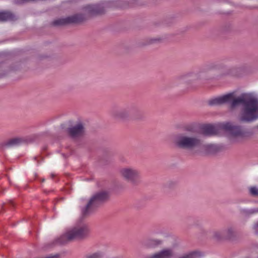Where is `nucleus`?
Returning <instances> with one entry per match:
<instances>
[{
    "instance_id": "1",
    "label": "nucleus",
    "mask_w": 258,
    "mask_h": 258,
    "mask_svg": "<svg viewBox=\"0 0 258 258\" xmlns=\"http://www.w3.org/2000/svg\"><path fill=\"white\" fill-rule=\"evenodd\" d=\"M230 103L231 108L239 104L242 106L240 120L242 121L249 122L258 118V100L254 96L243 94L234 98V93H230L223 96L215 97L208 101L210 105H220Z\"/></svg>"
},
{
    "instance_id": "2",
    "label": "nucleus",
    "mask_w": 258,
    "mask_h": 258,
    "mask_svg": "<svg viewBox=\"0 0 258 258\" xmlns=\"http://www.w3.org/2000/svg\"><path fill=\"white\" fill-rule=\"evenodd\" d=\"M220 130L228 132L234 137L241 136L243 132L238 126H234L229 122L219 123L215 125L204 124L201 127L202 134L206 136L217 135Z\"/></svg>"
},
{
    "instance_id": "3",
    "label": "nucleus",
    "mask_w": 258,
    "mask_h": 258,
    "mask_svg": "<svg viewBox=\"0 0 258 258\" xmlns=\"http://www.w3.org/2000/svg\"><path fill=\"white\" fill-rule=\"evenodd\" d=\"M201 144V139L195 136L181 135L179 136L175 141V144L177 147L186 149L199 147Z\"/></svg>"
},
{
    "instance_id": "4",
    "label": "nucleus",
    "mask_w": 258,
    "mask_h": 258,
    "mask_svg": "<svg viewBox=\"0 0 258 258\" xmlns=\"http://www.w3.org/2000/svg\"><path fill=\"white\" fill-rule=\"evenodd\" d=\"M108 198V193L105 191H101L94 194L90 199L85 209L83 210V215L86 216L90 214L96 208L106 201Z\"/></svg>"
},
{
    "instance_id": "5",
    "label": "nucleus",
    "mask_w": 258,
    "mask_h": 258,
    "mask_svg": "<svg viewBox=\"0 0 258 258\" xmlns=\"http://www.w3.org/2000/svg\"><path fill=\"white\" fill-rule=\"evenodd\" d=\"M89 233L88 226L85 223H81L67 231L62 235V238L67 240L83 238Z\"/></svg>"
},
{
    "instance_id": "6",
    "label": "nucleus",
    "mask_w": 258,
    "mask_h": 258,
    "mask_svg": "<svg viewBox=\"0 0 258 258\" xmlns=\"http://www.w3.org/2000/svg\"><path fill=\"white\" fill-rule=\"evenodd\" d=\"M120 174L124 179L134 184L139 182L140 177V172L137 169L131 167L120 169Z\"/></svg>"
},
{
    "instance_id": "7",
    "label": "nucleus",
    "mask_w": 258,
    "mask_h": 258,
    "mask_svg": "<svg viewBox=\"0 0 258 258\" xmlns=\"http://www.w3.org/2000/svg\"><path fill=\"white\" fill-rule=\"evenodd\" d=\"M84 17L82 15H75L66 18L59 19L53 21L54 25H63L70 23H78L83 21Z\"/></svg>"
},
{
    "instance_id": "8",
    "label": "nucleus",
    "mask_w": 258,
    "mask_h": 258,
    "mask_svg": "<svg viewBox=\"0 0 258 258\" xmlns=\"http://www.w3.org/2000/svg\"><path fill=\"white\" fill-rule=\"evenodd\" d=\"M84 132V126L81 123H79L68 130L69 135L74 138L82 136Z\"/></svg>"
},
{
    "instance_id": "9",
    "label": "nucleus",
    "mask_w": 258,
    "mask_h": 258,
    "mask_svg": "<svg viewBox=\"0 0 258 258\" xmlns=\"http://www.w3.org/2000/svg\"><path fill=\"white\" fill-rule=\"evenodd\" d=\"M173 255V250L170 248H166L151 255L149 258H171Z\"/></svg>"
},
{
    "instance_id": "10",
    "label": "nucleus",
    "mask_w": 258,
    "mask_h": 258,
    "mask_svg": "<svg viewBox=\"0 0 258 258\" xmlns=\"http://www.w3.org/2000/svg\"><path fill=\"white\" fill-rule=\"evenodd\" d=\"M232 232L233 230L231 228L227 230L216 231L214 232V237L217 239L228 238L230 237Z\"/></svg>"
},
{
    "instance_id": "11",
    "label": "nucleus",
    "mask_w": 258,
    "mask_h": 258,
    "mask_svg": "<svg viewBox=\"0 0 258 258\" xmlns=\"http://www.w3.org/2000/svg\"><path fill=\"white\" fill-rule=\"evenodd\" d=\"M131 111L130 109H120L114 111L113 114L115 117L124 119L129 115Z\"/></svg>"
},
{
    "instance_id": "12",
    "label": "nucleus",
    "mask_w": 258,
    "mask_h": 258,
    "mask_svg": "<svg viewBox=\"0 0 258 258\" xmlns=\"http://www.w3.org/2000/svg\"><path fill=\"white\" fill-rule=\"evenodd\" d=\"M25 142V140L23 138L16 137L10 139L5 144L8 147L19 145Z\"/></svg>"
},
{
    "instance_id": "13",
    "label": "nucleus",
    "mask_w": 258,
    "mask_h": 258,
    "mask_svg": "<svg viewBox=\"0 0 258 258\" xmlns=\"http://www.w3.org/2000/svg\"><path fill=\"white\" fill-rule=\"evenodd\" d=\"M16 19L15 16L9 12H0V22L14 21Z\"/></svg>"
},
{
    "instance_id": "14",
    "label": "nucleus",
    "mask_w": 258,
    "mask_h": 258,
    "mask_svg": "<svg viewBox=\"0 0 258 258\" xmlns=\"http://www.w3.org/2000/svg\"><path fill=\"white\" fill-rule=\"evenodd\" d=\"M162 243V241L158 239H150L144 242V246L147 248L155 247Z\"/></svg>"
},
{
    "instance_id": "15",
    "label": "nucleus",
    "mask_w": 258,
    "mask_h": 258,
    "mask_svg": "<svg viewBox=\"0 0 258 258\" xmlns=\"http://www.w3.org/2000/svg\"><path fill=\"white\" fill-rule=\"evenodd\" d=\"M86 9L91 14H99L103 12L99 9L98 5H88L86 7Z\"/></svg>"
},
{
    "instance_id": "16",
    "label": "nucleus",
    "mask_w": 258,
    "mask_h": 258,
    "mask_svg": "<svg viewBox=\"0 0 258 258\" xmlns=\"http://www.w3.org/2000/svg\"><path fill=\"white\" fill-rule=\"evenodd\" d=\"M202 254L200 252L193 251L180 256L179 258H200Z\"/></svg>"
},
{
    "instance_id": "17",
    "label": "nucleus",
    "mask_w": 258,
    "mask_h": 258,
    "mask_svg": "<svg viewBox=\"0 0 258 258\" xmlns=\"http://www.w3.org/2000/svg\"><path fill=\"white\" fill-rule=\"evenodd\" d=\"M103 255L102 252L98 251L87 255L86 258H102Z\"/></svg>"
},
{
    "instance_id": "18",
    "label": "nucleus",
    "mask_w": 258,
    "mask_h": 258,
    "mask_svg": "<svg viewBox=\"0 0 258 258\" xmlns=\"http://www.w3.org/2000/svg\"><path fill=\"white\" fill-rule=\"evenodd\" d=\"M250 193L253 196L258 195V189L255 187H251L249 189Z\"/></svg>"
},
{
    "instance_id": "19",
    "label": "nucleus",
    "mask_w": 258,
    "mask_h": 258,
    "mask_svg": "<svg viewBox=\"0 0 258 258\" xmlns=\"http://www.w3.org/2000/svg\"><path fill=\"white\" fill-rule=\"evenodd\" d=\"M208 146H209V147H212V145H208Z\"/></svg>"
},
{
    "instance_id": "20",
    "label": "nucleus",
    "mask_w": 258,
    "mask_h": 258,
    "mask_svg": "<svg viewBox=\"0 0 258 258\" xmlns=\"http://www.w3.org/2000/svg\"><path fill=\"white\" fill-rule=\"evenodd\" d=\"M257 127H258V125H257Z\"/></svg>"
}]
</instances>
